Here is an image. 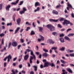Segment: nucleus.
<instances>
[{"instance_id": "obj_33", "label": "nucleus", "mask_w": 74, "mask_h": 74, "mask_svg": "<svg viewBox=\"0 0 74 74\" xmlns=\"http://www.w3.org/2000/svg\"><path fill=\"white\" fill-rule=\"evenodd\" d=\"M23 1H20V4H18V5H21L23 4Z\"/></svg>"}, {"instance_id": "obj_30", "label": "nucleus", "mask_w": 74, "mask_h": 74, "mask_svg": "<svg viewBox=\"0 0 74 74\" xmlns=\"http://www.w3.org/2000/svg\"><path fill=\"white\" fill-rule=\"evenodd\" d=\"M49 66H51V67H55V64H54L53 63L51 64L50 63Z\"/></svg>"}, {"instance_id": "obj_62", "label": "nucleus", "mask_w": 74, "mask_h": 74, "mask_svg": "<svg viewBox=\"0 0 74 74\" xmlns=\"http://www.w3.org/2000/svg\"><path fill=\"white\" fill-rule=\"evenodd\" d=\"M27 64H28V66H29V67H30L31 66V65H30V64H29V62L27 63Z\"/></svg>"}, {"instance_id": "obj_54", "label": "nucleus", "mask_w": 74, "mask_h": 74, "mask_svg": "<svg viewBox=\"0 0 74 74\" xmlns=\"http://www.w3.org/2000/svg\"><path fill=\"white\" fill-rule=\"evenodd\" d=\"M38 41V42H40L42 40L41 39H39V38H38L37 39Z\"/></svg>"}, {"instance_id": "obj_19", "label": "nucleus", "mask_w": 74, "mask_h": 74, "mask_svg": "<svg viewBox=\"0 0 74 74\" xmlns=\"http://www.w3.org/2000/svg\"><path fill=\"white\" fill-rule=\"evenodd\" d=\"M20 29V27H18L17 28V29L15 30V32H14V34H16L17 32H18Z\"/></svg>"}, {"instance_id": "obj_12", "label": "nucleus", "mask_w": 74, "mask_h": 74, "mask_svg": "<svg viewBox=\"0 0 74 74\" xmlns=\"http://www.w3.org/2000/svg\"><path fill=\"white\" fill-rule=\"evenodd\" d=\"M7 58L8 59V62H9L10 61V59L12 58V56L10 55H9L7 57Z\"/></svg>"}, {"instance_id": "obj_5", "label": "nucleus", "mask_w": 74, "mask_h": 74, "mask_svg": "<svg viewBox=\"0 0 74 74\" xmlns=\"http://www.w3.org/2000/svg\"><path fill=\"white\" fill-rule=\"evenodd\" d=\"M29 58V55L28 54L25 55L24 57V59L25 61H27Z\"/></svg>"}, {"instance_id": "obj_49", "label": "nucleus", "mask_w": 74, "mask_h": 74, "mask_svg": "<svg viewBox=\"0 0 74 74\" xmlns=\"http://www.w3.org/2000/svg\"><path fill=\"white\" fill-rule=\"evenodd\" d=\"M40 67L41 69H42L44 67V66H43V65L42 64H41Z\"/></svg>"}, {"instance_id": "obj_47", "label": "nucleus", "mask_w": 74, "mask_h": 74, "mask_svg": "<svg viewBox=\"0 0 74 74\" xmlns=\"http://www.w3.org/2000/svg\"><path fill=\"white\" fill-rule=\"evenodd\" d=\"M12 73L11 74H16L15 72L13 70H12Z\"/></svg>"}, {"instance_id": "obj_6", "label": "nucleus", "mask_w": 74, "mask_h": 74, "mask_svg": "<svg viewBox=\"0 0 74 74\" xmlns=\"http://www.w3.org/2000/svg\"><path fill=\"white\" fill-rule=\"evenodd\" d=\"M50 63L48 62H46L45 63L44 67H48L49 66H50Z\"/></svg>"}, {"instance_id": "obj_28", "label": "nucleus", "mask_w": 74, "mask_h": 74, "mask_svg": "<svg viewBox=\"0 0 74 74\" xmlns=\"http://www.w3.org/2000/svg\"><path fill=\"white\" fill-rule=\"evenodd\" d=\"M61 5L60 4H59V5H57L56 7V8L57 9H58L59 8H60L61 7Z\"/></svg>"}, {"instance_id": "obj_44", "label": "nucleus", "mask_w": 74, "mask_h": 74, "mask_svg": "<svg viewBox=\"0 0 74 74\" xmlns=\"http://www.w3.org/2000/svg\"><path fill=\"white\" fill-rule=\"evenodd\" d=\"M43 51H45V52H48V51L47 50H46L45 49H43Z\"/></svg>"}, {"instance_id": "obj_18", "label": "nucleus", "mask_w": 74, "mask_h": 74, "mask_svg": "<svg viewBox=\"0 0 74 74\" xmlns=\"http://www.w3.org/2000/svg\"><path fill=\"white\" fill-rule=\"evenodd\" d=\"M49 41L50 44H53L55 43L54 41H53L52 39H49Z\"/></svg>"}, {"instance_id": "obj_52", "label": "nucleus", "mask_w": 74, "mask_h": 74, "mask_svg": "<svg viewBox=\"0 0 74 74\" xmlns=\"http://www.w3.org/2000/svg\"><path fill=\"white\" fill-rule=\"evenodd\" d=\"M20 40H21V42L22 43H23L24 42L23 39H20Z\"/></svg>"}, {"instance_id": "obj_34", "label": "nucleus", "mask_w": 74, "mask_h": 74, "mask_svg": "<svg viewBox=\"0 0 74 74\" xmlns=\"http://www.w3.org/2000/svg\"><path fill=\"white\" fill-rule=\"evenodd\" d=\"M25 13V12L23 10L21 11L20 12V14H24Z\"/></svg>"}, {"instance_id": "obj_31", "label": "nucleus", "mask_w": 74, "mask_h": 74, "mask_svg": "<svg viewBox=\"0 0 74 74\" xmlns=\"http://www.w3.org/2000/svg\"><path fill=\"white\" fill-rule=\"evenodd\" d=\"M3 4L1 3L0 4V10H1L3 8Z\"/></svg>"}, {"instance_id": "obj_55", "label": "nucleus", "mask_w": 74, "mask_h": 74, "mask_svg": "<svg viewBox=\"0 0 74 74\" xmlns=\"http://www.w3.org/2000/svg\"><path fill=\"white\" fill-rule=\"evenodd\" d=\"M13 21L15 22V17L14 16H13Z\"/></svg>"}, {"instance_id": "obj_39", "label": "nucleus", "mask_w": 74, "mask_h": 74, "mask_svg": "<svg viewBox=\"0 0 74 74\" xmlns=\"http://www.w3.org/2000/svg\"><path fill=\"white\" fill-rule=\"evenodd\" d=\"M25 24H26V25H31V24H30V23H29V22H28V21H27V22H26V23H25Z\"/></svg>"}, {"instance_id": "obj_24", "label": "nucleus", "mask_w": 74, "mask_h": 74, "mask_svg": "<svg viewBox=\"0 0 74 74\" xmlns=\"http://www.w3.org/2000/svg\"><path fill=\"white\" fill-rule=\"evenodd\" d=\"M67 5H68V6L69 7H70V8L72 9L73 8L72 6H71V4H70L69 3V2L67 3Z\"/></svg>"}, {"instance_id": "obj_16", "label": "nucleus", "mask_w": 74, "mask_h": 74, "mask_svg": "<svg viewBox=\"0 0 74 74\" xmlns=\"http://www.w3.org/2000/svg\"><path fill=\"white\" fill-rule=\"evenodd\" d=\"M59 39L60 41L61 42H62V43L64 42V39L62 37L60 38Z\"/></svg>"}, {"instance_id": "obj_29", "label": "nucleus", "mask_w": 74, "mask_h": 74, "mask_svg": "<svg viewBox=\"0 0 74 74\" xmlns=\"http://www.w3.org/2000/svg\"><path fill=\"white\" fill-rule=\"evenodd\" d=\"M58 48L57 47H53L51 48V50H54V51L56 50Z\"/></svg>"}, {"instance_id": "obj_13", "label": "nucleus", "mask_w": 74, "mask_h": 74, "mask_svg": "<svg viewBox=\"0 0 74 74\" xmlns=\"http://www.w3.org/2000/svg\"><path fill=\"white\" fill-rule=\"evenodd\" d=\"M49 56V55L47 53H44L42 55V57H44L45 58Z\"/></svg>"}, {"instance_id": "obj_7", "label": "nucleus", "mask_w": 74, "mask_h": 74, "mask_svg": "<svg viewBox=\"0 0 74 74\" xmlns=\"http://www.w3.org/2000/svg\"><path fill=\"white\" fill-rule=\"evenodd\" d=\"M52 13L53 14L55 15H58V12L55 10H53L52 11Z\"/></svg>"}, {"instance_id": "obj_53", "label": "nucleus", "mask_w": 74, "mask_h": 74, "mask_svg": "<svg viewBox=\"0 0 74 74\" xmlns=\"http://www.w3.org/2000/svg\"><path fill=\"white\" fill-rule=\"evenodd\" d=\"M58 27L60 28H62V26L60 25V24H58Z\"/></svg>"}, {"instance_id": "obj_26", "label": "nucleus", "mask_w": 74, "mask_h": 74, "mask_svg": "<svg viewBox=\"0 0 74 74\" xmlns=\"http://www.w3.org/2000/svg\"><path fill=\"white\" fill-rule=\"evenodd\" d=\"M60 62L62 63H63V64H65L66 63L65 61L62 60H60Z\"/></svg>"}, {"instance_id": "obj_15", "label": "nucleus", "mask_w": 74, "mask_h": 74, "mask_svg": "<svg viewBox=\"0 0 74 74\" xmlns=\"http://www.w3.org/2000/svg\"><path fill=\"white\" fill-rule=\"evenodd\" d=\"M38 28H39V32H42V31L43 30V28L42 27H38Z\"/></svg>"}, {"instance_id": "obj_2", "label": "nucleus", "mask_w": 74, "mask_h": 74, "mask_svg": "<svg viewBox=\"0 0 74 74\" xmlns=\"http://www.w3.org/2000/svg\"><path fill=\"white\" fill-rule=\"evenodd\" d=\"M63 25L67 26L68 25L70 24L71 25H73V24L71 23H70L69 21H68L66 19H64V22H62Z\"/></svg>"}, {"instance_id": "obj_25", "label": "nucleus", "mask_w": 74, "mask_h": 74, "mask_svg": "<svg viewBox=\"0 0 74 74\" xmlns=\"http://www.w3.org/2000/svg\"><path fill=\"white\" fill-rule=\"evenodd\" d=\"M65 49V48L64 47H62L60 49V50L61 51H64Z\"/></svg>"}, {"instance_id": "obj_43", "label": "nucleus", "mask_w": 74, "mask_h": 74, "mask_svg": "<svg viewBox=\"0 0 74 74\" xmlns=\"http://www.w3.org/2000/svg\"><path fill=\"white\" fill-rule=\"evenodd\" d=\"M12 25V23H8V24H7V26H11Z\"/></svg>"}, {"instance_id": "obj_45", "label": "nucleus", "mask_w": 74, "mask_h": 74, "mask_svg": "<svg viewBox=\"0 0 74 74\" xmlns=\"http://www.w3.org/2000/svg\"><path fill=\"white\" fill-rule=\"evenodd\" d=\"M71 30H72V29H71V28H69L67 30H66V32H68L69 31H70Z\"/></svg>"}, {"instance_id": "obj_23", "label": "nucleus", "mask_w": 74, "mask_h": 74, "mask_svg": "<svg viewBox=\"0 0 74 74\" xmlns=\"http://www.w3.org/2000/svg\"><path fill=\"white\" fill-rule=\"evenodd\" d=\"M74 36V34L73 33L72 34H69L68 35V36L69 37H71V36Z\"/></svg>"}, {"instance_id": "obj_63", "label": "nucleus", "mask_w": 74, "mask_h": 74, "mask_svg": "<svg viewBox=\"0 0 74 74\" xmlns=\"http://www.w3.org/2000/svg\"><path fill=\"white\" fill-rule=\"evenodd\" d=\"M21 72H22V73H24V74H25L26 73V72L25 71H23Z\"/></svg>"}, {"instance_id": "obj_17", "label": "nucleus", "mask_w": 74, "mask_h": 74, "mask_svg": "<svg viewBox=\"0 0 74 74\" xmlns=\"http://www.w3.org/2000/svg\"><path fill=\"white\" fill-rule=\"evenodd\" d=\"M40 4L38 2H37L35 3V7H36L38 6H40Z\"/></svg>"}, {"instance_id": "obj_41", "label": "nucleus", "mask_w": 74, "mask_h": 74, "mask_svg": "<svg viewBox=\"0 0 74 74\" xmlns=\"http://www.w3.org/2000/svg\"><path fill=\"white\" fill-rule=\"evenodd\" d=\"M4 35L5 34H3V33L2 34H0V36L1 37L4 36Z\"/></svg>"}, {"instance_id": "obj_38", "label": "nucleus", "mask_w": 74, "mask_h": 74, "mask_svg": "<svg viewBox=\"0 0 74 74\" xmlns=\"http://www.w3.org/2000/svg\"><path fill=\"white\" fill-rule=\"evenodd\" d=\"M69 56L71 57H74V53L70 54Z\"/></svg>"}, {"instance_id": "obj_37", "label": "nucleus", "mask_w": 74, "mask_h": 74, "mask_svg": "<svg viewBox=\"0 0 74 74\" xmlns=\"http://www.w3.org/2000/svg\"><path fill=\"white\" fill-rule=\"evenodd\" d=\"M64 18H60V20H59V21H60V22H61L62 21H63L64 20Z\"/></svg>"}, {"instance_id": "obj_56", "label": "nucleus", "mask_w": 74, "mask_h": 74, "mask_svg": "<svg viewBox=\"0 0 74 74\" xmlns=\"http://www.w3.org/2000/svg\"><path fill=\"white\" fill-rule=\"evenodd\" d=\"M17 59V58H15L13 59V61H15Z\"/></svg>"}, {"instance_id": "obj_4", "label": "nucleus", "mask_w": 74, "mask_h": 74, "mask_svg": "<svg viewBox=\"0 0 74 74\" xmlns=\"http://www.w3.org/2000/svg\"><path fill=\"white\" fill-rule=\"evenodd\" d=\"M21 19L20 18H18L16 20V22H17V24L18 25H20L21 22Z\"/></svg>"}, {"instance_id": "obj_57", "label": "nucleus", "mask_w": 74, "mask_h": 74, "mask_svg": "<svg viewBox=\"0 0 74 74\" xmlns=\"http://www.w3.org/2000/svg\"><path fill=\"white\" fill-rule=\"evenodd\" d=\"M4 40H3V39L2 40V42L1 43V44H2V45L3 44V45H4Z\"/></svg>"}, {"instance_id": "obj_22", "label": "nucleus", "mask_w": 74, "mask_h": 74, "mask_svg": "<svg viewBox=\"0 0 74 74\" xmlns=\"http://www.w3.org/2000/svg\"><path fill=\"white\" fill-rule=\"evenodd\" d=\"M33 67L35 68V69H34V71H37L38 67L37 66H33Z\"/></svg>"}, {"instance_id": "obj_40", "label": "nucleus", "mask_w": 74, "mask_h": 74, "mask_svg": "<svg viewBox=\"0 0 74 74\" xmlns=\"http://www.w3.org/2000/svg\"><path fill=\"white\" fill-rule=\"evenodd\" d=\"M6 50V48L5 47H4V49H2V50H1V51L2 52H3L4 51H5Z\"/></svg>"}, {"instance_id": "obj_59", "label": "nucleus", "mask_w": 74, "mask_h": 74, "mask_svg": "<svg viewBox=\"0 0 74 74\" xmlns=\"http://www.w3.org/2000/svg\"><path fill=\"white\" fill-rule=\"evenodd\" d=\"M71 16L73 18H74V14L73 13H72L71 14Z\"/></svg>"}, {"instance_id": "obj_48", "label": "nucleus", "mask_w": 74, "mask_h": 74, "mask_svg": "<svg viewBox=\"0 0 74 74\" xmlns=\"http://www.w3.org/2000/svg\"><path fill=\"white\" fill-rule=\"evenodd\" d=\"M11 45V42H10L9 43V45H8V48H10V47Z\"/></svg>"}, {"instance_id": "obj_10", "label": "nucleus", "mask_w": 74, "mask_h": 74, "mask_svg": "<svg viewBox=\"0 0 74 74\" xmlns=\"http://www.w3.org/2000/svg\"><path fill=\"white\" fill-rule=\"evenodd\" d=\"M66 70L69 72V73H73V72L71 69L70 68H67L66 69Z\"/></svg>"}, {"instance_id": "obj_9", "label": "nucleus", "mask_w": 74, "mask_h": 74, "mask_svg": "<svg viewBox=\"0 0 74 74\" xmlns=\"http://www.w3.org/2000/svg\"><path fill=\"white\" fill-rule=\"evenodd\" d=\"M17 42H14L12 43V46L14 47H16L17 46Z\"/></svg>"}, {"instance_id": "obj_61", "label": "nucleus", "mask_w": 74, "mask_h": 74, "mask_svg": "<svg viewBox=\"0 0 74 74\" xmlns=\"http://www.w3.org/2000/svg\"><path fill=\"white\" fill-rule=\"evenodd\" d=\"M23 55H21L19 56V58L22 59V58Z\"/></svg>"}, {"instance_id": "obj_60", "label": "nucleus", "mask_w": 74, "mask_h": 74, "mask_svg": "<svg viewBox=\"0 0 74 74\" xmlns=\"http://www.w3.org/2000/svg\"><path fill=\"white\" fill-rule=\"evenodd\" d=\"M6 65H7V63L6 62H5L4 64V67H5Z\"/></svg>"}, {"instance_id": "obj_50", "label": "nucleus", "mask_w": 74, "mask_h": 74, "mask_svg": "<svg viewBox=\"0 0 74 74\" xmlns=\"http://www.w3.org/2000/svg\"><path fill=\"white\" fill-rule=\"evenodd\" d=\"M11 4H12V5H16V4L15 2H12L11 3Z\"/></svg>"}, {"instance_id": "obj_20", "label": "nucleus", "mask_w": 74, "mask_h": 74, "mask_svg": "<svg viewBox=\"0 0 74 74\" xmlns=\"http://www.w3.org/2000/svg\"><path fill=\"white\" fill-rule=\"evenodd\" d=\"M52 34L54 36H57L58 35L57 32H52Z\"/></svg>"}, {"instance_id": "obj_21", "label": "nucleus", "mask_w": 74, "mask_h": 74, "mask_svg": "<svg viewBox=\"0 0 74 74\" xmlns=\"http://www.w3.org/2000/svg\"><path fill=\"white\" fill-rule=\"evenodd\" d=\"M64 39L68 41H70L71 40L70 39V38H69L68 37V36H65Z\"/></svg>"}, {"instance_id": "obj_42", "label": "nucleus", "mask_w": 74, "mask_h": 74, "mask_svg": "<svg viewBox=\"0 0 74 74\" xmlns=\"http://www.w3.org/2000/svg\"><path fill=\"white\" fill-rule=\"evenodd\" d=\"M64 35L63 34H60L59 36L60 37H64Z\"/></svg>"}, {"instance_id": "obj_27", "label": "nucleus", "mask_w": 74, "mask_h": 74, "mask_svg": "<svg viewBox=\"0 0 74 74\" xmlns=\"http://www.w3.org/2000/svg\"><path fill=\"white\" fill-rule=\"evenodd\" d=\"M40 10V7H37L36 9L35 10V12H36L37 11H38Z\"/></svg>"}, {"instance_id": "obj_3", "label": "nucleus", "mask_w": 74, "mask_h": 74, "mask_svg": "<svg viewBox=\"0 0 74 74\" xmlns=\"http://www.w3.org/2000/svg\"><path fill=\"white\" fill-rule=\"evenodd\" d=\"M46 27L47 28L49 29L51 31H53V29H55V27H53V25H51V24H48V25H47L46 26Z\"/></svg>"}, {"instance_id": "obj_35", "label": "nucleus", "mask_w": 74, "mask_h": 74, "mask_svg": "<svg viewBox=\"0 0 74 74\" xmlns=\"http://www.w3.org/2000/svg\"><path fill=\"white\" fill-rule=\"evenodd\" d=\"M23 11L24 12H25L27 10V9L25 7H24L23 8Z\"/></svg>"}, {"instance_id": "obj_36", "label": "nucleus", "mask_w": 74, "mask_h": 74, "mask_svg": "<svg viewBox=\"0 0 74 74\" xmlns=\"http://www.w3.org/2000/svg\"><path fill=\"white\" fill-rule=\"evenodd\" d=\"M62 73L61 74H65V72L66 71L64 69H62Z\"/></svg>"}, {"instance_id": "obj_58", "label": "nucleus", "mask_w": 74, "mask_h": 74, "mask_svg": "<svg viewBox=\"0 0 74 74\" xmlns=\"http://www.w3.org/2000/svg\"><path fill=\"white\" fill-rule=\"evenodd\" d=\"M38 58L40 59L41 58H42V55L41 54L39 55V56Z\"/></svg>"}, {"instance_id": "obj_51", "label": "nucleus", "mask_w": 74, "mask_h": 74, "mask_svg": "<svg viewBox=\"0 0 74 74\" xmlns=\"http://www.w3.org/2000/svg\"><path fill=\"white\" fill-rule=\"evenodd\" d=\"M21 47V45H20L18 46V47H17V49H20V48Z\"/></svg>"}, {"instance_id": "obj_8", "label": "nucleus", "mask_w": 74, "mask_h": 74, "mask_svg": "<svg viewBox=\"0 0 74 74\" xmlns=\"http://www.w3.org/2000/svg\"><path fill=\"white\" fill-rule=\"evenodd\" d=\"M49 21L51 22H57L58 20V19H57L56 20L55 19H49Z\"/></svg>"}, {"instance_id": "obj_32", "label": "nucleus", "mask_w": 74, "mask_h": 74, "mask_svg": "<svg viewBox=\"0 0 74 74\" xmlns=\"http://www.w3.org/2000/svg\"><path fill=\"white\" fill-rule=\"evenodd\" d=\"M35 34V32H34V31H31V34H30L31 35H34Z\"/></svg>"}, {"instance_id": "obj_64", "label": "nucleus", "mask_w": 74, "mask_h": 74, "mask_svg": "<svg viewBox=\"0 0 74 74\" xmlns=\"http://www.w3.org/2000/svg\"><path fill=\"white\" fill-rule=\"evenodd\" d=\"M30 74H34V73L33 71L30 72Z\"/></svg>"}, {"instance_id": "obj_1", "label": "nucleus", "mask_w": 74, "mask_h": 74, "mask_svg": "<svg viewBox=\"0 0 74 74\" xmlns=\"http://www.w3.org/2000/svg\"><path fill=\"white\" fill-rule=\"evenodd\" d=\"M26 51L28 52H31V55L32 56L30 57V58H29V63L30 64H32V60L34 59H36V56L34 53V52L32 50H29V49H27Z\"/></svg>"}, {"instance_id": "obj_11", "label": "nucleus", "mask_w": 74, "mask_h": 74, "mask_svg": "<svg viewBox=\"0 0 74 74\" xmlns=\"http://www.w3.org/2000/svg\"><path fill=\"white\" fill-rule=\"evenodd\" d=\"M11 5H7L6 7L5 8L6 9V10H8L9 11L10 10V8H11Z\"/></svg>"}, {"instance_id": "obj_14", "label": "nucleus", "mask_w": 74, "mask_h": 74, "mask_svg": "<svg viewBox=\"0 0 74 74\" xmlns=\"http://www.w3.org/2000/svg\"><path fill=\"white\" fill-rule=\"evenodd\" d=\"M39 36L40 37V39L41 40V41H44V40L45 38L44 36H43L41 35H40Z\"/></svg>"}, {"instance_id": "obj_46", "label": "nucleus", "mask_w": 74, "mask_h": 74, "mask_svg": "<svg viewBox=\"0 0 74 74\" xmlns=\"http://www.w3.org/2000/svg\"><path fill=\"white\" fill-rule=\"evenodd\" d=\"M30 27H27V29H26V31H28V30L30 29Z\"/></svg>"}]
</instances>
